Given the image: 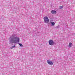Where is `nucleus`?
Here are the masks:
<instances>
[{"instance_id":"f257e3e1","label":"nucleus","mask_w":75,"mask_h":75,"mask_svg":"<svg viewBox=\"0 0 75 75\" xmlns=\"http://www.w3.org/2000/svg\"><path fill=\"white\" fill-rule=\"evenodd\" d=\"M20 42V39L18 38L15 37L14 35L11 36L9 38V43L10 44H11L13 43L16 44Z\"/></svg>"},{"instance_id":"f03ea898","label":"nucleus","mask_w":75,"mask_h":75,"mask_svg":"<svg viewBox=\"0 0 75 75\" xmlns=\"http://www.w3.org/2000/svg\"><path fill=\"white\" fill-rule=\"evenodd\" d=\"M44 20L45 23H48L49 22V19L48 18L47 16L45 17L44 18Z\"/></svg>"},{"instance_id":"7ed1b4c3","label":"nucleus","mask_w":75,"mask_h":75,"mask_svg":"<svg viewBox=\"0 0 75 75\" xmlns=\"http://www.w3.org/2000/svg\"><path fill=\"white\" fill-rule=\"evenodd\" d=\"M49 43L50 45H54V42L52 40H49Z\"/></svg>"},{"instance_id":"20e7f679","label":"nucleus","mask_w":75,"mask_h":75,"mask_svg":"<svg viewBox=\"0 0 75 75\" xmlns=\"http://www.w3.org/2000/svg\"><path fill=\"white\" fill-rule=\"evenodd\" d=\"M47 62L48 64H49L50 65H54V63H53L52 62L50 61V60H47Z\"/></svg>"},{"instance_id":"39448f33","label":"nucleus","mask_w":75,"mask_h":75,"mask_svg":"<svg viewBox=\"0 0 75 75\" xmlns=\"http://www.w3.org/2000/svg\"><path fill=\"white\" fill-rule=\"evenodd\" d=\"M51 13H52V14H55L56 13H57V11H53L52 10L51 11Z\"/></svg>"},{"instance_id":"423d86ee","label":"nucleus","mask_w":75,"mask_h":75,"mask_svg":"<svg viewBox=\"0 0 75 75\" xmlns=\"http://www.w3.org/2000/svg\"><path fill=\"white\" fill-rule=\"evenodd\" d=\"M72 45V43L71 42H70L69 45V46L70 47H72L71 46Z\"/></svg>"},{"instance_id":"0eeeda50","label":"nucleus","mask_w":75,"mask_h":75,"mask_svg":"<svg viewBox=\"0 0 75 75\" xmlns=\"http://www.w3.org/2000/svg\"><path fill=\"white\" fill-rule=\"evenodd\" d=\"M51 24H52V26H54V25H55V23H54V22H51Z\"/></svg>"},{"instance_id":"6e6552de","label":"nucleus","mask_w":75,"mask_h":75,"mask_svg":"<svg viewBox=\"0 0 75 75\" xmlns=\"http://www.w3.org/2000/svg\"><path fill=\"white\" fill-rule=\"evenodd\" d=\"M15 47H16V46L15 45H14V46H12L11 47H10V48L11 49H12L13 48H15Z\"/></svg>"},{"instance_id":"1a4fd4ad","label":"nucleus","mask_w":75,"mask_h":75,"mask_svg":"<svg viewBox=\"0 0 75 75\" xmlns=\"http://www.w3.org/2000/svg\"><path fill=\"white\" fill-rule=\"evenodd\" d=\"M19 45H20V47H23V45L21 43H18Z\"/></svg>"},{"instance_id":"9d476101","label":"nucleus","mask_w":75,"mask_h":75,"mask_svg":"<svg viewBox=\"0 0 75 75\" xmlns=\"http://www.w3.org/2000/svg\"><path fill=\"white\" fill-rule=\"evenodd\" d=\"M59 25H58V26H57L56 27V28H59Z\"/></svg>"},{"instance_id":"9b49d317","label":"nucleus","mask_w":75,"mask_h":75,"mask_svg":"<svg viewBox=\"0 0 75 75\" xmlns=\"http://www.w3.org/2000/svg\"><path fill=\"white\" fill-rule=\"evenodd\" d=\"M63 8V6H60V7H59L60 9H61V8Z\"/></svg>"}]
</instances>
